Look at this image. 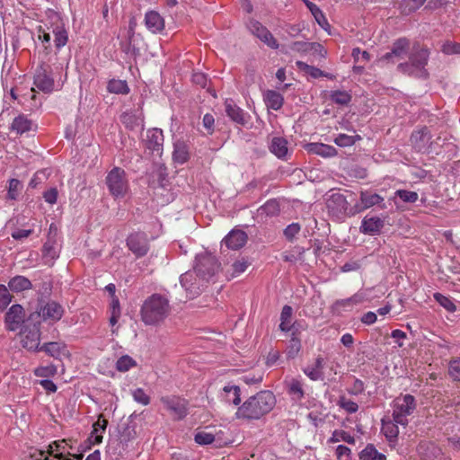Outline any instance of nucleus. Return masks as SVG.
<instances>
[{"label":"nucleus","instance_id":"obj_1","mask_svg":"<svg viewBox=\"0 0 460 460\" xmlns=\"http://www.w3.org/2000/svg\"><path fill=\"white\" fill-rule=\"evenodd\" d=\"M276 402V397L271 391H260L238 407L235 416L237 419L259 420L273 410Z\"/></svg>","mask_w":460,"mask_h":460},{"label":"nucleus","instance_id":"obj_2","mask_svg":"<svg viewBox=\"0 0 460 460\" xmlns=\"http://www.w3.org/2000/svg\"><path fill=\"white\" fill-rule=\"evenodd\" d=\"M171 305L169 299L161 294L155 293L148 296L140 309L142 322L146 325H158L170 314Z\"/></svg>","mask_w":460,"mask_h":460},{"label":"nucleus","instance_id":"obj_3","mask_svg":"<svg viewBox=\"0 0 460 460\" xmlns=\"http://www.w3.org/2000/svg\"><path fill=\"white\" fill-rule=\"evenodd\" d=\"M429 58V49L416 43L408 55V60L399 62L397 71L409 76L426 79L429 77V72L426 69Z\"/></svg>","mask_w":460,"mask_h":460},{"label":"nucleus","instance_id":"obj_4","mask_svg":"<svg viewBox=\"0 0 460 460\" xmlns=\"http://www.w3.org/2000/svg\"><path fill=\"white\" fill-rule=\"evenodd\" d=\"M64 313L65 309L59 303L41 300L39 301L36 311L29 315L27 322H37L40 318L43 322L55 323L62 318Z\"/></svg>","mask_w":460,"mask_h":460},{"label":"nucleus","instance_id":"obj_5","mask_svg":"<svg viewBox=\"0 0 460 460\" xmlns=\"http://www.w3.org/2000/svg\"><path fill=\"white\" fill-rule=\"evenodd\" d=\"M105 183L110 194L116 199L123 198L129 187L126 172L118 166L107 173Z\"/></svg>","mask_w":460,"mask_h":460},{"label":"nucleus","instance_id":"obj_6","mask_svg":"<svg viewBox=\"0 0 460 460\" xmlns=\"http://www.w3.org/2000/svg\"><path fill=\"white\" fill-rule=\"evenodd\" d=\"M416 406V400L411 394L397 397L393 404L394 420L402 426L408 425V416L413 413Z\"/></svg>","mask_w":460,"mask_h":460},{"label":"nucleus","instance_id":"obj_7","mask_svg":"<svg viewBox=\"0 0 460 460\" xmlns=\"http://www.w3.org/2000/svg\"><path fill=\"white\" fill-rule=\"evenodd\" d=\"M411 147L419 153L430 154L434 150L431 130L427 126L417 127L411 134Z\"/></svg>","mask_w":460,"mask_h":460},{"label":"nucleus","instance_id":"obj_8","mask_svg":"<svg viewBox=\"0 0 460 460\" xmlns=\"http://www.w3.org/2000/svg\"><path fill=\"white\" fill-rule=\"evenodd\" d=\"M329 214L338 219H344L347 217H353L354 206L350 207L346 197L340 193H332L326 202Z\"/></svg>","mask_w":460,"mask_h":460},{"label":"nucleus","instance_id":"obj_9","mask_svg":"<svg viewBox=\"0 0 460 460\" xmlns=\"http://www.w3.org/2000/svg\"><path fill=\"white\" fill-rule=\"evenodd\" d=\"M220 267L217 258L210 253L203 252L196 256V262L193 269L197 274L201 276L207 282L216 275Z\"/></svg>","mask_w":460,"mask_h":460},{"label":"nucleus","instance_id":"obj_10","mask_svg":"<svg viewBox=\"0 0 460 460\" xmlns=\"http://www.w3.org/2000/svg\"><path fill=\"white\" fill-rule=\"evenodd\" d=\"M21 332V342L28 350L38 351L40 341V321L27 322Z\"/></svg>","mask_w":460,"mask_h":460},{"label":"nucleus","instance_id":"obj_11","mask_svg":"<svg viewBox=\"0 0 460 460\" xmlns=\"http://www.w3.org/2000/svg\"><path fill=\"white\" fill-rule=\"evenodd\" d=\"M180 282L181 287L185 289L187 296L192 299L201 293L202 288L207 281L197 274V271L193 269L192 270H188L181 274Z\"/></svg>","mask_w":460,"mask_h":460},{"label":"nucleus","instance_id":"obj_12","mask_svg":"<svg viewBox=\"0 0 460 460\" xmlns=\"http://www.w3.org/2000/svg\"><path fill=\"white\" fill-rule=\"evenodd\" d=\"M164 407L173 416L174 420H183L189 413V402L176 395L162 396Z\"/></svg>","mask_w":460,"mask_h":460},{"label":"nucleus","instance_id":"obj_13","mask_svg":"<svg viewBox=\"0 0 460 460\" xmlns=\"http://www.w3.org/2000/svg\"><path fill=\"white\" fill-rule=\"evenodd\" d=\"M34 85L44 93H51L54 89L52 68L48 64L38 66L34 75Z\"/></svg>","mask_w":460,"mask_h":460},{"label":"nucleus","instance_id":"obj_14","mask_svg":"<svg viewBox=\"0 0 460 460\" xmlns=\"http://www.w3.org/2000/svg\"><path fill=\"white\" fill-rule=\"evenodd\" d=\"M410 40L407 38H399L396 40L392 46L391 51L385 53L382 58V61L387 63H396L404 59L406 56L410 54Z\"/></svg>","mask_w":460,"mask_h":460},{"label":"nucleus","instance_id":"obj_15","mask_svg":"<svg viewBox=\"0 0 460 460\" xmlns=\"http://www.w3.org/2000/svg\"><path fill=\"white\" fill-rule=\"evenodd\" d=\"M359 200L360 203L354 205V211L352 214H358L374 206H377L380 209L386 208V204L384 198L379 194L374 193L370 190L361 191Z\"/></svg>","mask_w":460,"mask_h":460},{"label":"nucleus","instance_id":"obj_16","mask_svg":"<svg viewBox=\"0 0 460 460\" xmlns=\"http://www.w3.org/2000/svg\"><path fill=\"white\" fill-rule=\"evenodd\" d=\"M25 323L24 308L19 305H13L4 315V324L7 331L14 332Z\"/></svg>","mask_w":460,"mask_h":460},{"label":"nucleus","instance_id":"obj_17","mask_svg":"<svg viewBox=\"0 0 460 460\" xmlns=\"http://www.w3.org/2000/svg\"><path fill=\"white\" fill-rule=\"evenodd\" d=\"M385 226V218L378 216L367 215L363 217L359 232L366 235H379Z\"/></svg>","mask_w":460,"mask_h":460},{"label":"nucleus","instance_id":"obj_18","mask_svg":"<svg viewBox=\"0 0 460 460\" xmlns=\"http://www.w3.org/2000/svg\"><path fill=\"white\" fill-rule=\"evenodd\" d=\"M421 460H451L446 456L441 448L431 441H422L417 447Z\"/></svg>","mask_w":460,"mask_h":460},{"label":"nucleus","instance_id":"obj_19","mask_svg":"<svg viewBox=\"0 0 460 460\" xmlns=\"http://www.w3.org/2000/svg\"><path fill=\"white\" fill-rule=\"evenodd\" d=\"M127 245L137 257L145 256L149 250L147 237L144 233L131 234L127 239Z\"/></svg>","mask_w":460,"mask_h":460},{"label":"nucleus","instance_id":"obj_20","mask_svg":"<svg viewBox=\"0 0 460 460\" xmlns=\"http://www.w3.org/2000/svg\"><path fill=\"white\" fill-rule=\"evenodd\" d=\"M9 128L11 132L22 136L30 131H35L37 125L27 115L21 113L13 119Z\"/></svg>","mask_w":460,"mask_h":460},{"label":"nucleus","instance_id":"obj_21","mask_svg":"<svg viewBox=\"0 0 460 460\" xmlns=\"http://www.w3.org/2000/svg\"><path fill=\"white\" fill-rule=\"evenodd\" d=\"M163 130L157 128L148 129L146 132V147L152 153L161 155L164 146Z\"/></svg>","mask_w":460,"mask_h":460},{"label":"nucleus","instance_id":"obj_22","mask_svg":"<svg viewBox=\"0 0 460 460\" xmlns=\"http://www.w3.org/2000/svg\"><path fill=\"white\" fill-rule=\"evenodd\" d=\"M145 116L141 108L135 111H128L121 114V123L129 130H134L140 127L144 128Z\"/></svg>","mask_w":460,"mask_h":460},{"label":"nucleus","instance_id":"obj_23","mask_svg":"<svg viewBox=\"0 0 460 460\" xmlns=\"http://www.w3.org/2000/svg\"><path fill=\"white\" fill-rule=\"evenodd\" d=\"M226 115L235 123L245 126L248 123L250 116L238 107L232 99L225 102Z\"/></svg>","mask_w":460,"mask_h":460},{"label":"nucleus","instance_id":"obj_24","mask_svg":"<svg viewBox=\"0 0 460 460\" xmlns=\"http://www.w3.org/2000/svg\"><path fill=\"white\" fill-rule=\"evenodd\" d=\"M248 236L243 230H232L224 239L228 249L239 250L246 243Z\"/></svg>","mask_w":460,"mask_h":460},{"label":"nucleus","instance_id":"obj_25","mask_svg":"<svg viewBox=\"0 0 460 460\" xmlns=\"http://www.w3.org/2000/svg\"><path fill=\"white\" fill-rule=\"evenodd\" d=\"M305 150L312 155H317L324 158L337 155V150L334 146L323 143H308Z\"/></svg>","mask_w":460,"mask_h":460},{"label":"nucleus","instance_id":"obj_26","mask_svg":"<svg viewBox=\"0 0 460 460\" xmlns=\"http://www.w3.org/2000/svg\"><path fill=\"white\" fill-rule=\"evenodd\" d=\"M54 18L56 19L55 26L52 29V33L54 34V43L55 47L58 49H60L62 47H64L68 40V35L67 31L65 28L64 23L60 20V18L58 15H54Z\"/></svg>","mask_w":460,"mask_h":460},{"label":"nucleus","instance_id":"obj_27","mask_svg":"<svg viewBox=\"0 0 460 460\" xmlns=\"http://www.w3.org/2000/svg\"><path fill=\"white\" fill-rule=\"evenodd\" d=\"M145 23L153 33L161 32L164 29V20L155 11H149L145 15Z\"/></svg>","mask_w":460,"mask_h":460},{"label":"nucleus","instance_id":"obj_28","mask_svg":"<svg viewBox=\"0 0 460 460\" xmlns=\"http://www.w3.org/2000/svg\"><path fill=\"white\" fill-rule=\"evenodd\" d=\"M108 420L102 414L98 416V420L93 425V431L88 438L89 444H100L102 441V433L105 431Z\"/></svg>","mask_w":460,"mask_h":460},{"label":"nucleus","instance_id":"obj_29","mask_svg":"<svg viewBox=\"0 0 460 460\" xmlns=\"http://www.w3.org/2000/svg\"><path fill=\"white\" fill-rule=\"evenodd\" d=\"M172 159L179 164H183L190 159V148L184 141L178 140L173 144Z\"/></svg>","mask_w":460,"mask_h":460},{"label":"nucleus","instance_id":"obj_30","mask_svg":"<svg viewBox=\"0 0 460 460\" xmlns=\"http://www.w3.org/2000/svg\"><path fill=\"white\" fill-rule=\"evenodd\" d=\"M270 150L278 158L286 160L288 153V141L281 137H275L271 139Z\"/></svg>","mask_w":460,"mask_h":460},{"label":"nucleus","instance_id":"obj_31","mask_svg":"<svg viewBox=\"0 0 460 460\" xmlns=\"http://www.w3.org/2000/svg\"><path fill=\"white\" fill-rule=\"evenodd\" d=\"M58 256L59 251L56 247V241L49 238L42 247V258L44 260V263L52 265Z\"/></svg>","mask_w":460,"mask_h":460},{"label":"nucleus","instance_id":"obj_32","mask_svg":"<svg viewBox=\"0 0 460 460\" xmlns=\"http://www.w3.org/2000/svg\"><path fill=\"white\" fill-rule=\"evenodd\" d=\"M8 288L11 291L19 293L32 288L31 280L22 275L13 277L8 282Z\"/></svg>","mask_w":460,"mask_h":460},{"label":"nucleus","instance_id":"obj_33","mask_svg":"<svg viewBox=\"0 0 460 460\" xmlns=\"http://www.w3.org/2000/svg\"><path fill=\"white\" fill-rule=\"evenodd\" d=\"M264 102L269 109L279 111L284 103L283 96L274 90H268L264 93Z\"/></svg>","mask_w":460,"mask_h":460},{"label":"nucleus","instance_id":"obj_34","mask_svg":"<svg viewBox=\"0 0 460 460\" xmlns=\"http://www.w3.org/2000/svg\"><path fill=\"white\" fill-rule=\"evenodd\" d=\"M288 393L291 395L295 401H300L305 396L304 384L301 380L296 378H291L286 382Z\"/></svg>","mask_w":460,"mask_h":460},{"label":"nucleus","instance_id":"obj_35","mask_svg":"<svg viewBox=\"0 0 460 460\" xmlns=\"http://www.w3.org/2000/svg\"><path fill=\"white\" fill-rule=\"evenodd\" d=\"M306 7L309 9L316 22L324 30L330 27V24L323 13V11L313 2L309 0H303Z\"/></svg>","mask_w":460,"mask_h":460},{"label":"nucleus","instance_id":"obj_36","mask_svg":"<svg viewBox=\"0 0 460 460\" xmlns=\"http://www.w3.org/2000/svg\"><path fill=\"white\" fill-rule=\"evenodd\" d=\"M399 423L393 420H382V432L389 442H394L397 439L399 434Z\"/></svg>","mask_w":460,"mask_h":460},{"label":"nucleus","instance_id":"obj_37","mask_svg":"<svg viewBox=\"0 0 460 460\" xmlns=\"http://www.w3.org/2000/svg\"><path fill=\"white\" fill-rule=\"evenodd\" d=\"M296 66L308 75H310L312 78H319V77H328L332 78V75L324 73L320 68L315 67L314 66H310L303 61H296Z\"/></svg>","mask_w":460,"mask_h":460},{"label":"nucleus","instance_id":"obj_38","mask_svg":"<svg viewBox=\"0 0 460 460\" xmlns=\"http://www.w3.org/2000/svg\"><path fill=\"white\" fill-rule=\"evenodd\" d=\"M223 391L227 402H232L234 405L241 403V391L238 385H226Z\"/></svg>","mask_w":460,"mask_h":460},{"label":"nucleus","instance_id":"obj_39","mask_svg":"<svg viewBox=\"0 0 460 460\" xmlns=\"http://www.w3.org/2000/svg\"><path fill=\"white\" fill-rule=\"evenodd\" d=\"M292 314H293V308L288 305H285L282 307L281 314H280L279 330L281 332H288L290 331Z\"/></svg>","mask_w":460,"mask_h":460},{"label":"nucleus","instance_id":"obj_40","mask_svg":"<svg viewBox=\"0 0 460 460\" xmlns=\"http://www.w3.org/2000/svg\"><path fill=\"white\" fill-rule=\"evenodd\" d=\"M107 90L116 94H128L129 87L125 80L111 79L108 82Z\"/></svg>","mask_w":460,"mask_h":460},{"label":"nucleus","instance_id":"obj_41","mask_svg":"<svg viewBox=\"0 0 460 460\" xmlns=\"http://www.w3.org/2000/svg\"><path fill=\"white\" fill-rule=\"evenodd\" d=\"M23 189L22 182L18 179H10L7 186L6 199L8 200H17Z\"/></svg>","mask_w":460,"mask_h":460},{"label":"nucleus","instance_id":"obj_42","mask_svg":"<svg viewBox=\"0 0 460 460\" xmlns=\"http://www.w3.org/2000/svg\"><path fill=\"white\" fill-rule=\"evenodd\" d=\"M360 460H386V456L379 453L373 444H368L359 454Z\"/></svg>","mask_w":460,"mask_h":460},{"label":"nucleus","instance_id":"obj_43","mask_svg":"<svg viewBox=\"0 0 460 460\" xmlns=\"http://www.w3.org/2000/svg\"><path fill=\"white\" fill-rule=\"evenodd\" d=\"M426 0H403L400 4V10L402 14L409 15L420 9Z\"/></svg>","mask_w":460,"mask_h":460},{"label":"nucleus","instance_id":"obj_44","mask_svg":"<svg viewBox=\"0 0 460 460\" xmlns=\"http://www.w3.org/2000/svg\"><path fill=\"white\" fill-rule=\"evenodd\" d=\"M340 441H344L351 445L355 444L356 442L355 438L347 431L342 429H335L332 432V437L328 439V442L333 444Z\"/></svg>","mask_w":460,"mask_h":460},{"label":"nucleus","instance_id":"obj_45","mask_svg":"<svg viewBox=\"0 0 460 460\" xmlns=\"http://www.w3.org/2000/svg\"><path fill=\"white\" fill-rule=\"evenodd\" d=\"M330 99L338 105H348L352 99L350 93L346 91L335 90L330 93Z\"/></svg>","mask_w":460,"mask_h":460},{"label":"nucleus","instance_id":"obj_46","mask_svg":"<svg viewBox=\"0 0 460 460\" xmlns=\"http://www.w3.org/2000/svg\"><path fill=\"white\" fill-rule=\"evenodd\" d=\"M65 346L58 342H47L40 347L38 351H44L53 358H58Z\"/></svg>","mask_w":460,"mask_h":460},{"label":"nucleus","instance_id":"obj_47","mask_svg":"<svg viewBox=\"0 0 460 460\" xmlns=\"http://www.w3.org/2000/svg\"><path fill=\"white\" fill-rule=\"evenodd\" d=\"M361 137L359 135L349 136L347 134H338L334 138V143L341 147H347L353 146L357 141L360 140Z\"/></svg>","mask_w":460,"mask_h":460},{"label":"nucleus","instance_id":"obj_48","mask_svg":"<svg viewBox=\"0 0 460 460\" xmlns=\"http://www.w3.org/2000/svg\"><path fill=\"white\" fill-rule=\"evenodd\" d=\"M301 340L297 336H291L287 347V356L288 358H295L301 350Z\"/></svg>","mask_w":460,"mask_h":460},{"label":"nucleus","instance_id":"obj_49","mask_svg":"<svg viewBox=\"0 0 460 460\" xmlns=\"http://www.w3.org/2000/svg\"><path fill=\"white\" fill-rule=\"evenodd\" d=\"M305 249L301 246H295L292 251L285 252L282 254L283 260L288 262H296L303 259Z\"/></svg>","mask_w":460,"mask_h":460},{"label":"nucleus","instance_id":"obj_50","mask_svg":"<svg viewBox=\"0 0 460 460\" xmlns=\"http://www.w3.org/2000/svg\"><path fill=\"white\" fill-rule=\"evenodd\" d=\"M135 366H137L136 360L128 355L121 356L116 362V369L119 372L128 371Z\"/></svg>","mask_w":460,"mask_h":460},{"label":"nucleus","instance_id":"obj_51","mask_svg":"<svg viewBox=\"0 0 460 460\" xmlns=\"http://www.w3.org/2000/svg\"><path fill=\"white\" fill-rule=\"evenodd\" d=\"M394 197L399 198L404 203H414L419 199L417 192L408 190H397L394 192Z\"/></svg>","mask_w":460,"mask_h":460},{"label":"nucleus","instance_id":"obj_52","mask_svg":"<svg viewBox=\"0 0 460 460\" xmlns=\"http://www.w3.org/2000/svg\"><path fill=\"white\" fill-rule=\"evenodd\" d=\"M448 376L453 381L460 382V357L452 358L449 361Z\"/></svg>","mask_w":460,"mask_h":460},{"label":"nucleus","instance_id":"obj_53","mask_svg":"<svg viewBox=\"0 0 460 460\" xmlns=\"http://www.w3.org/2000/svg\"><path fill=\"white\" fill-rule=\"evenodd\" d=\"M8 288L6 286L0 284V312L4 311L12 302L13 296Z\"/></svg>","mask_w":460,"mask_h":460},{"label":"nucleus","instance_id":"obj_54","mask_svg":"<svg viewBox=\"0 0 460 460\" xmlns=\"http://www.w3.org/2000/svg\"><path fill=\"white\" fill-rule=\"evenodd\" d=\"M337 404L346 411L348 413H355L358 410V405L357 402L347 399L345 396H340Z\"/></svg>","mask_w":460,"mask_h":460},{"label":"nucleus","instance_id":"obj_55","mask_svg":"<svg viewBox=\"0 0 460 460\" xmlns=\"http://www.w3.org/2000/svg\"><path fill=\"white\" fill-rule=\"evenodd\" d=\"M194 440L199 445H210L215 441V436L210 432L201 430L195 434Z\"/></svg>","mask_w":460,"mask_h":460},{"label":"nucleus","instance_id":"obj_56","mask_svg":"<svg viewBox=\"0 0 460 460\" xmlns=\"http://www.w3.org/2000/svg\"><path fill=\"white\" fill-rule=\"evenodd\" d=\"M137 437L136 424L131 421L125 425L120 431V438L123 441L128 442L134 439Z\"/></svg>","mask_w":460,"mask_h":460},{"label":"nucleus","instance_id":"obj_57","mask_svg":"<svg viewBox=\"0 0 460 460\" xmlns=\"http://www.w3.org/2000/svg\"><path fill=\"white\" fill-rule=\"evenodd\" d=\"M434 298L441 306H443L448 312L456 311V306L449 297L440 293H435Z\"/></svg>","mask_w":460,"mask_h":460},{"label":"nucleus","instance_id":"obj_58","mask_svg":"<svg viewBox=\"0 0 460 460\" xmlns=\"http://www.w3.org/2000/svg\"><path fill=\"white\" fill-rule=\"evenodd\" d=\"M364 299L365 296L363 293H356L349 298L338 300L336 304L341 306H351L354 305L361 304Z\"/></svg>","mask_w":460,"mask_h":460},{"label":"nucleus","instance_id":"obj_59","mask_svg":"<svg viewBox=\"0 0 460 460\" xmlns=\"http://www.w3.org/2000/svg\"><path fill=\"white\" fill-rule=\"evenodd\" d=\"M301 226L298 223H292L287 226L283 231V234L289 242H293L296 235L300 232Z\"/></svg>","mask_w":460,"mask_h":460},{"label":"nucleus","instance_id":"obj_60","mask_svg":"<svg viewBox=\"0 0 460 460\" xmlns=\"http://www.w3.org/2000/svg\"><path fill=\"white\" fill-rule=\"evenodd\" d=\"M247 26L249 31L257 38L261 37V34L267 30L260 22L253 19L249 21Z\"/></svg>","mask_w":460,"mask_h":460},{"label":"nucleus","instance_id":"obj_61","mask_svg":"<svg viewBox=\"0 0 460 460\" xmlns=\"http://www.w3.org/2000/svg\"><path fill=\"white\" fill-rule=\"evenodd\" d=\"M132 396L137 402L142 405L146 406L150 403V396L142 388H137L132 391Z\"/></svg>","mask_w":460,"mask_h":460},{"label":"nucleus","instance_id":"obj_62","mask_svg":"<svg viewBox=\"0 0 460 460\" xmlns=\"http://www.w3.org/2000/svg\"><path fill=\"white\" fill-rule=\"evenodd\" d=\"M259 39L273 49H277L279 48L277 40L268 29L264 31V33L261 34V37Z\"/></svg>","mask_w":460,"mask_h":460},{"label":"nucleus","instance_id":"obj_63","mask_svg":"<svg viewBox=\"0 0 460 460\" xmlns=\"http://www.w3.org/2000/svg\"><path fill=\"white\" fill-rule=\"evenodd\" d=\"M259 39L273 49H277L279 48L277 40L268 29L264 31V33L261 34V37Z\"/></svg>","mask_w":460,"mask_h":460},{"label":"nucleus","instance_id":"obj_64","mask_svg":"<svg viewBox=\"0 0 460 460\" xmlns=\"http://www.w3.org/2000/svg\"><path fill=\"white\" fill-rule=\"evenodd\" d=\"M442 51L447 55L460 54V43L447 41L443 44Z\"/></svg>","mask_w":460,"mask_h":460}]
</instances>
